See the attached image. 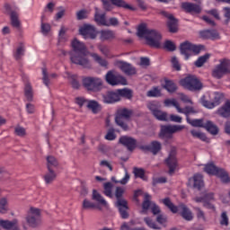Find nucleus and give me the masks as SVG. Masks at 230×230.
<instances>
[{
	"label": "nucleus",
	"instance_id": "nucleus-1",
	"mask_svg": "<svg viewBox=\"0 0 230 230\" xmlns=\"http://www.w3.org/2000/svg\"><path fill=\"white\" fill-rule=\"evenodd\" d=\"M72 51L68 52L70 56V61L72 64H75V66H81L84 69H91L93 65H91V61L87 58L89 55V50H87V47L85 44L77 39H75L72 43Z\"/></svg>",
	"mask_w": 230,
	"mask_h": 230
},
{
	"label": "nucleus",
	"instance_id": "nucleus-2",
	"mask_svg": "<svg viewBox=\"0 0 230 230\" xmlns=\"http://www.w3.org/2000/svg\"><path fill=\"white\" fill-rule=\"evenodd\" d=\"M137 35L140 39H146L147 46L156 49L161 48L163 35L159 31L147 29L146 24L142 23L137 28Z\"/></svg>",
	"mask_w": 230,
	"mask_h": 230
},
{
	"label": "nucleus",
	"instance_id": "nucleus-3",
	"mask_svg": "<svg viewBox=\"0 0 230 230\" xmlns=\"http://www.w3.org/2000/svg\"><path fill=\"white\" fill-rule=\"evenodd\" d=\"M161 202H163L164 205L166 208H168L170 211H172V213H178V211H180L181 216L182 217V218H184V220H188V221L193 220V213L190 211V208H188L186 205L180 204L177 207L173 204V202H172V199H170V198H165L162 199Z\"/></svg>",
	"mask_w": 230,
	"mask_h": 230
},
{
	"label": "nucleus",
	"instance_id": "nucleus-4",
	"mask_svg": "<svg viewBox=\"0 0 230 230\" xmlns=\"http://www.w3.org/2000/svg\"><path fill=\"white\" fill-rule=\"evenodd\" d=\"M180 85L191 93H199V91H202V87H204L200 79L193 75H189L181 79L180 81Z\"/></svg>",
	"mask_w": 230,
	"mask_h": 230
},
{
	"label": "nucleus",
	"instance_id": "nucleus-5",
	"mask_svg": "<svg viewBox=\"0 0 230 230\" xmlns=\"http://www.w3.org/2000/svg\"><path fill=\"white\" fill-rule=\"evenodd\" d=\"M123 193H125V190L121 187H117L115 190V197L117 199L116 206L119 209V215L121 218L124 220L128 218V202L127 199H123Z\"/></svg>",
	"mask_w": 230,
	"mask_h": 230
},
{
	"label": "nucleus",
	"instance_id": "nucleus-6",
	"mask_svg": "<svg viewBox=\"0 0 230 230\" xmlns=\"http://www.w3.org/2000/svg\"><path fill=\"white\" fill-rule=\"evenodd\" d=\"M132 114H134V111L128 110L127 108H120L117 111L115 122L117 123L118 127H120V128H122V130L125 132L128 130V124H127L126 121H130Z\"/></svg>",
	"mask_w": 230,
	"mask_h": 230
},
{
	"label": "nucleus",
	"instance_id": "nucleus-7",
	"mask_svg": "<svg viewBox=\"0 0 230 230\" xmlns=\"http://www.w3.org/2000/svg\"><path fill=\"white\" fill-rule=\"evenodd\" d=\"M202 49H204V45H195L190 41H184L180 45V53L185 57V60L191 57V53L199 55Z\"/></svg>",
	"mask_w": 230,
	"mask_h": 230
},
{
	"label": "nucleus",
	"instance_id": "nucleus-8",
	"mask_svg": "<svg viewBox=\"0 0 230 230\" xmlns=\"http://www.w3.org/2000/svg\"><path fill=\"white\" fill-rule=\"evenodd\" d=\"M226 75H230V60L222 58L219 60V64L212 70V76L220 80V78L226 76Z\"/></svg>",
	"mask_w": 230,
	"mask_h": 230
},
{
	"label": "nucleus",
	"instance_id": "nucleus-9",
	"mask_svg": "<svg viewBox=\"0 0 230 230\" xmlns=\"http://www.w3.org/2000/svg\"><path fill=\"white\" fill-rule=\"evenodd\" d=\"M103 85V81L102 78L94 76H86L83 78V86L86 91H91L92 93H98L102 91Z\"/></svg>",
	"mask_w": 230,
	"mask_h": 230
},
{
	"label": "nucleus",
	"instance_id": "nucleus-10",
	"mask_svg": "<svg viewBox=\"0 0 230 230\" xmlns=\"http://www.w3.org/2000/svg\"><path fill=\"white\" fill-rule=\"evenodd\" d=\"M105 80L109 85H128V82L125 76L116 74V71L110 70L105 75Z\"/></svg>",
	"mask_w": 230,
	"mask_h": 230
},
{
	"label": "nucleus",
	"instance_id": "nucleus-11",
	"mask_svg": "<svg viewBox=\"0 0 230 230\" xmlns=\"http://www.w3.org/2000/svg\"><path fill=\"white\" fill-rule=\"evenodd\" d=\"M181 130H184V126L182 125H164L161 126L160 129V137L165 139H172L173 135L177 132H181Z\"/></svg>",
	"mask_w": 230,
	"mask_h": 230
},
{
	"label": "nucleus",
	"instance_id": "nucleus-12",
	"mask_svg": "<svg viewBox=\"0 0 230 230\" xmlns=\"http://www.w3.org/2000/svg\"><path fill=\"white\" fill-rule=\"evenodd\" d=\"M147 108L151 111L153 116L158 119V121H168V113L161 111L157 102H150L147 104Z\"/></svg>",
	"mask_w": 230,
	"mask_h": 230
},
{
	"label": "nucleus",
	"instance_id": "nucleus-13",
	"mask_svg": "<svg viewBox=\"0 0 230 230\" xmlns=\"http://www.w3.org/2000/svg\"><path fill=\"white\" fill-rule=\"evenodd\" d=\"M79 33L84 37V39H91L92 40H94V39L98 37L96 27L91 24H84L79 29Z\"/></svg>",
	"mask_w": 230,
	"mask_h": 230
},
{
	"label": "nucleus",
	"instance_id": "nucleus-14",
	"mask_svg": "<svg viewBox=\"0 0 230 230\" xmlns=\"http://www.w3.org/2000/svg\"><path fill=\"white\" fill-rule=\"evenodd\" d=\"M30 211L31 215L26 217L27 224H29L31 227H37V226H40V209L31 208Z\"/></svg>",
	"mask_w": 230,
	"mask_h": 230
},
{
	"label": "nucleus",
	"instance_id": "nucleus-15",
	"mask_svg": "<svg viewBox=\"0 0 230 230\" xmlns=\"http://www.w3.org/2000/svg\"><path fill=\"white\" fill-rule=\"evenodd\" d=\"M165 164L167 168H169L168 173L169 175H173L175 173V170H177L178 163H177V154L174 150H172L165 159Z\"/></svg>",
	"mask_w": 230,
	"mask_h": 230
},
{
	"label": "nucleus",
	"instance_id": "nucleus-16",
	"mask_svg": "<svg viewBox=\"0 0 230 230\" xmlns=\"http://www.w3.org/2000/svg\"><path fill=\"white\" fill-rule=\"evenodd\" d=\"M199 35L203 40H220V32L215 29L199 31Z\"/></svg>",
	"mask_w": 230,
	"mask_h": 230
},
{
	"label": "nucleus",
	"instance_id": "nucleus-17",
	"mask_svg": "<svg viewBox=\"0 0 230 230\" xmlns=\"http://www.w3.org/2000/svg\"><path fill=\"white\" fill-rule=\"evenodd\" d=\"M119 143L125 146L128 152H134L137 148V140L132 137L122 136L119 137Z\"/></svg>",
	"mask_w": 230,
	"mask_h": 230
},
{
	"label": "nucleus",
	"instance_id": "nucleus-18",
	"mask_svg": "<svg viewBox=\"0 0 230 230\" xmlns=\"http://www.w3.org/2000/svg\"><path fill=\"white\" fill-rule=\"evenodd\" d=\"M215 199V194L213 192L205 194L204 197H196L194 198L195 202H202L203 208H206L207 209H211L212 211H215V205L211 203V200Z\"/></svg>",
	"mask_w": 230,
	"mask_h": 230
},
{
	"label": "nucleus",
	"instance_id": "nucleus-19",
	"mask_svg": "<svg viewBox=\"0 0 230 230\" xmlns=\"http://www.w3.org/2000/svg\"><path fill=\"white\" fill-rule=\"evenodd\" d=\"M140 150H143V152H151L153 155H157L159 152H161V148H163L161 142L159 141H152L151 145H146V146H140Z\"/></svg>",
	"mask_w": 230,
	"mask_h": 230
},
{
	"label": "nucleus",
	"instance_id": "nucleus-20",
	"mask_svg": "<svg viewBox=\"0 0 230 230\" xmlns=\"http://www.w3.org/2000/svg\"><path fill=\"white\" fill-rule=\"evenodd\" d=\"M181 8L186 13H190L191 15L199 14L202 12V7H200V5L190 2H183L181 4Z\"/></svg>",
	"mask_w": 230,
	"mask_h": 230
},
{
	"label": "nucleus",
	"instance_id": "nucleus-21",
	"mask_svg": "<svg viewBox=\"0 0 230 230\" xmlns=\"http://www.w3.org/2000/svg\"><path fill=\"white\" fill-rule=\"evenodd\" d=\"M187 186L193 188V190H200L204 186V181L202 180V175L194 174L193 177L189 179Z\"/></svg>",
	"mask_w": 230,
	"mask_h": 230
},
{
	"label": "nucleus",
	"instance_id": "nucleus-22",
	"mask_svg": "<svg viewBox=\"0 0 230 230\" xmlns=\"http://www.w3.org/2000/svg\"><path fill=\"white\" fill-rule=\"evenodd\" d=\"M102 102L103 103L107 104L118 103V102H120L118 90L109 91L106 93L102 94Z\"/></svg>",
	"mask_w": 230,
	"mask_h": 230
},
{
	"label": "nucleus",
	"instance_id": "nucleus-23",
	"mask_svg": "<svg viewBox=\"0 0 230 230\" xmlns=\"http://www.w3.org/2000/svg\"><path fill=\"white\" fill-rule=\"evenodd\" d=\"M119 67L128 76H132L136 75V73H137V70H136V67H134L130 63H127L125 61H119Z\"/></svg>",
	"mask_w": 230,
	"mask_h": 230
},
{
	"label": "nucleus",
	"instance_id": "nucleus-24",
	"mask_svg": "<svg viewBox=\"0 0 230 230\" xmlns=\"http://www.w3.org/2000/svg\"><path fill=\"white\" fill-rule=\"evenodd\" d=\"M100 39L102 42L114 40L116 39V32L111 30H102L100 31Z\"/></svg>",
	"mask_w": 230,
	"mask_h": 230
},
{
	"label": "nucleus",
	"instance_id": "nucleus-25",
	"mask_svg": "<svg viewBox=\"0 0 230 230\" xmlns=\"http://www.w3.org/2000/svg\"><path fill=\"white\" fill-rule=\"evenodd\" d=\"M217 114L221 118H230V100L226 101L224 105L218 108Z\"/></svg>",
	"mask_w": 230,
	"mask_h": 230
},
{
	"label": "nucleus",
	"instance_id": "nucleus-26",
	"mask_svg": "<svg viewBox=\"0 0 230 230\" xmlns=\"http://www.w3.org/2000/svg\"><path fill=\"white\" fill-rule=\"evenodd\" d=\"M0 226L3 227V229L6 230H19V227H17V220H0Z\"/></svg>",
	"mask_w": 230,
	"mask_h": 230
},
{
	"label": "nucleus",
	"instance_id": "nucleus-27",
	"mask_svg": "<svg viewBox=\"0 0 230 230\" xmlns=\"http://www.w3.org/2000/svg\"><path fill=\"white\" fill-rule=\"evenodd\" d=\"M92 200H94L98 206H107V201L103 199V196L98 192V190H93L92 194Z\"/></svg>",
	"mask_w": 230,
	"mask_h": 230
},
{
	"label": "nucleus",
	"instance_id": "nucleus-28",
	"mask_svg": "<svg viewBox=\"0 0 230 230\" xmlns=\"http://www.w3.org/2000/svg\"><path fill=\"white\" fill-rule=\"evenodd\" d=\"M167 28L170 33H177V31H179V20L174 18V16L171 18L167 22Z\"/></svg>",
	"mask_w": 230,
	"mask_h": 230
},
{
	"label": "nucleus",
	"instance_id": "nucleus-29",
	"mask_svg": "<svg viewBox=\"0 0 230 230\" xmlns=\"http://www.w3.org/2000/svg\"><path fill=\"white\" fill-rule=\"evenodd\" d=\"M119 94V100L121 102V98H126L127 100H132L133 93L132 90L128 88L119 89L117 90Z\"/></svg>",
	"mask_w": 230,
	"mask_h": 230
},
{
	"label": "nucleus",
	"instance_id": "nucleus-30",
	"mask_svg": "<svg viewBox=\"0 0 230 230\" xmlns=\"http://www.w3.org/2000/svg\"><path fill=\"white\" fill-rule=\"evenodd\" d=\"M222 168H218L217 167V165H215V164L211 163V164H208L205 165V172L207 173H208V175H218V172H220Z\"/></svg>",
	"mask_w": 230,
	"mask_h": 230
},
{
	"label": "nucleus",
	"instance_id": "nucleus-31",
	"mask_svg": "<svg viewBox=\"0 0 230 230\" xmlns=\"http://www.w3.org/2000/svg\"><path fill=\"white\" fill-rule=\"evenodd\" d=\"M203 128H206V130L209 132V134H212V136H217V134H218V127L211 120H208Z\"/></svg>",
	"mask_w": 230,
	"mask_h": 230
},
{
	"label": "nucleus",
	"instance_id": "nucleus-32",
	"mask_svg": "<svg viewBox=\"0 0 230 230\" xmlns=\"http://www.w3.org/2000/svg\"><path fill=\"white\" fill-rule=\"evenodd\" d=\"M187 123L190 125L191 127H196L199 128H204L205 125L204 124V119H190V117L186 118Z\"/></svg>",
	"mask_w": 230,
	"mask_h": 230
},
{
	"label": "nucleus",
	"instance_id": "nucleus-33",
	"mask_svg": "<svg viewBox=\"0 0 230 230\" xmlns=\"http://www.w3.org/2000/svg\"><path fill=\"white\" fill-rule=\"evenodd\" d=\"M24 96L27 102H33V87L30 83H27L24 86Z\"/></svg>",
	"mask_w": 230,
	"mask_h": 230
},
{
	"label": "nucleus",
	"instance_id": "nucleus-34",
	"mask_svg": "<svg viewBox=\"0 0 230 230\" xmlns=\"http://www.w3.org/2000/svg\"><path fill=\"white\" fill-rule=\"evenodd\" d=\"M83 209H99V211H102V206L85 199L83 201Z\"/></svg>",
	"mask_w": 230,
	"mask_h": 230
},
{
	"label": "nucleus",
	"instance_id": "nucleus-35",
	"mask_svg": "<svg viewBox=\"0 0 230 230\" xmlns=\"http://www.w3.org/2000/svg\"><path fill=\"white\" fill-rule=\"evenodd\" d=\"M111 4L117 8H125L126 10H134L125 0H111Z\"/></svg>",
	"mask_w": 230,
	"mask_h": 230
},
{
	"label": "nucleus",
	"instance_id": "nucleus-36",
	"mask_svg": "<svg viewBox=\"0 0 230 230\" xmlns=\"http://www.w3.org/2000/svg\"><path fill=\"white\" fill-rule=\"evenodd\" d=\"M57 179V172L49 167L48 172L44 175L46 184H51Z\"/></svg>",
	"mask_w": 230,
	"mask_h": 230
},
{
	"label": "nucleus",
	"instance_id": "nucleus-37",
	"mask_svg": "<svg viewBox=\"0 0 230 230\" xmlns=\"http://www.w3.org/2000/svg\"><path fill=\"white\" fill-rule=\"evenodd\" d=\"M133 174L135 179H142V181H148L146 175H145V169L139 167L133 168Z\"/></svg>",
	"mask_w": 230,
	"mask_h": 230
},
{
	"label": "nucleus",
	"instance_id": "nucleus-38",
	"mask_svg": "<svg viewBox=\"0 0 230 230\" xmlns=\"http://www.w3.org/2000/svg\"><path fill=\"white\" fill-rule=\"evenodd\" d=\"M24 51H26L24 44L20 43L18 48L16 49L15 52L13 53V57L15 58V60H21V58H22V57H24Z\"/></svg>",
	"mask_w": 230,
	"mask_h": 230
},
{
	"label": "nucleus",
	"instance_id": "nucleus-39",
	"mask_svg": "<svg viewBox=\"0 0 230 230\" xmlns=\"http://www.w3.org/2000/svg\"><path fill=\"white\" fill-rule=\"evenodd\" d=\"M211 57V54H205L201 57H199L194 63V66H196V67H202V66H204L206 64V62H208L209 60Z\"/></svg>",
	"mask_w": 230,
	"mask_h": 230
},
{
	"label": "nucleus",
	"instance_id": "nucleus-40",
	"mask_svg": "<svg viewBox=\"0 0 230 230\" xmlns=\"http://www.w3.org/2000/svg\"><path fill=\"white\" fill-rule=\"evenodd\" d=\"M178 112L180 114H185L186 118H190V114H197V111L191 106H186L185 108H178Z\"/></svg>",
	"mask_w": 230,
	"mask_h": 230
},
{
	"label": "nucleus",
	"instance_id": "nucleus-41",
	"mask_svg": "<svg viewBox=\"0 0 230 230\" xmlns=\"http://www.w3.org/2000/svg\"><path fill=\"white\" fill-rule=\"evenodd\" d=\"M57 166H58V161L57 160V158H55V156L53 155L47 156L48 170H53V168H57Z\"/></svg>",
	"mask_w": 230,
	"mask_h": 230
},
{
	"label": "nucleus",
	"instance_id": "nucleus-42",
	"mask_svg": "<svg viewBox=\"0 0 230 230\" xmlns=\"http://www.w3.org/2000/svg\"><path fill=\"white\" fill-rule=\"evenodd\" d=\"M94 21L100 26H107V19L105 18V13L101 14V13H95Z\"/></svg>",
	"mask_w": 230,
	"mask_h": 230
},
{
	"label": "nucleus",
	"instance_id": "nucleus-43",
	"mask_svg": "<svg viewBox=\"0 0 230 230\" xmlns=\"http://www.w3.org/2000/svg\"><path fill=\"white\" fill-rule=\"evenodd\" d=\"M164 89H166L168 93H175L177 91V84L173 81L166 79Z\"/></svg>",
	"mask_w": 230,
	"mask_h": 230
},
{
	"label": "nucleus",
	"instance_id": "nucleus-44",
	"mask_svg": "<svg viewBox=\"0 0 230 230\" xmlns=\"http://www.w3.org/2000/svg\"><path fill=\"white\" fill-rule=\"evenodd\" d=\"M194 211H196V217L199 222H208V217H206V213L201 210L199 207H194Z\"/></svg>",
	"mask_w": 230,
	"mask_h": 230
},
{
	"label": "nucleus",
	"instance_id": "nucleus-45",
	"mask_svg": "<svg viewBox=\"0 0 230 230\" xmlns=\"http://www.w3.org/2000/svg\"><path fill=\"white\" fill-rule=\"evenodd\" d=\"M91 57L93 58V60L95 62H97V64H99V66H101V67H107V66H109V63L107 62V60L103 59L102 57H100L98 54L96 53H92Z\"/></svg>",
	"mask_w": 230,
	"mask_h": 230
},
{
	"label": "nucleus",
	"instance_id": "nucleus-46",
	"mask_svg": "<svg viewBox=\"0 0 230 230\" xmlns=\"http://www.w3.org/2000/svg\"><path fill=\"white\" fill-rule=\"evenodd\" d=\"M114 185H112V182L108 181L103 184V193L106 195V197H109L110 199H112V188Z\"/></svg>",
	"mask_w": 230,
	"mask_h": 230
},
{
	"label": "nucleus",
	"instance_id": "nucleus-47",
	"mask_svg": "<svg viewBox=\"0 0 230 230\" xmlns=\"http://www.w3.org/2000/svg\"><path fill=\"white\" fill-rule=\"evenodd\" d=\"M216 177H219V179H221V181L225 184H227V182H230L229 174H227V172H226L224 169H220L219 172H217Z\"/></svg>",
	"mask_w": 230,
	"mask_h": 230
},
{
	"label": "nucleus",
	"instance_id": "nucleus-48",
	"mask_svg": "<svg viewBox=\"0 0 230 230\" xmlns=\"http://www.w3.org/2000/svg\"><path fill=\"white\" fill-rule=\"evenodd\" d=\"M111 181L113 182H115V184H127V182H128V181H130V174H128V171H127V169L125 170V176L120 180L118 181L116 180V178L112 177Z\"/></svg>",
	"mask_w": 230,
	"mask_h": 230
},
{
	"label": "nucleus",
	"instance_id": "nucleus-49",
	"mask_svg": "<svg viewBox=\"0 0 230 230\" xmlns=\"http://www.w3.org/2000/svg\"><path fill=\"white\" fill-rule=\"evenodd\" d=\"M146 96L149 98H159L161 96V89L158 86H155L147 92Z\"/></svg>",
	"mask_w": 230,
	"mask_h": 230
},
{
	"label": "nucleus",
	"instance_id": "nucleus-50",
	"mask_svg": "<svg viewBox=\"0 0 230 230\" xmlns=\"http://www.w3.org/2000/svg\"><path fill=\"white\" fill-rule=\"evenodd\" d=\"M87 109H90L93 114H96L98 112V109L100 108V104L96 101H88L86 102Z\"/></svg>",
	"mask_w": 230,
	"mask_h": 230
},
{
	"label": "nucleus",
	"instance_id": "nucleus-51",
	"mask_svg": "<svg viewBox=\"0 0 230 230\" xmlns=\"http://www.w3.org/2000/svg\"><path fill=\"white\" fill-rule=\"evenodd\" d=\"M11 24L13 28H19L21 22H19V15L15 12H11Z\"/></svg>",
	"mask_w": 230,
	"mask_h": 230
},
{
	"label": "nucleus",
	"instance_id": "nucleus-52",
	"mask_svg": "<svg viewBox=\"0 0 230 230\" xmlns=\"http://www.w3.org/2000/svg\"><path fill=\"white\" fill-rule=\"evenodd\" d=\"M190 134L192 137H196L197 139H200L201 141H208V137L206 134L197 131L195 129L190 130Z\"/></svg>",
	"mask_w": 230,
	"mask_h": 230
},
{
	"label": "nucleus",
	"instance_id": "nucleus-53",
	"mask_svg": "<svg viewBox=\"0 0 230 230\" xmlns=\"http://www.w3.org/2000/svg\"><path fill=\"white\" fill-rule=\"evenodd\" d=\"M66 33H67V29L62 25L58 32V40L60 42H66V40H67V36H66Z\"/></svg>",
	"mask_w": 230,
	"mask_h": 230
},
{
	"label": "nucleus",
	"instance_id": "nucleus-54",
	"mask_svg": "<svg viewBox=\"0 0 230 230\" xmlns=\"http://www.w3.org/2000/svg\"><path fill=\"white\" fill-rule=\"evenodd\" d=\"M144 222L146 224L147 226L150 227V229H161V227H159V226H157V224H155V222H154V220H152V218L150 217H145Z\"/></svg>",
	"mask_w": 230,
	"mask_h": 230
},
{
	"label": "nucleus",
	"instance_id": "nucleus-55",
	"mask_svg": "<svg viewBox=\"0 0 230 230\" xmlns=\"http://www.w3.org/2000/svg\"><path fill=\"white\" fill-rule=\"evenodd\" d=\"M150 199H152L150 194L146 193L144 196V201L142 203V208L145 211H146V209H149V208H150V205H151Z\"/></svg>",
	"mask_w": 230,
	"mask_h": 230
},
{
	"label": "nucleus",
	"instance_id": "nucleus-56",
	"mask_svg": "<svg viewBox=\"0 0 230 230\" xmlns=\"http://www.w3.org/2000/svg\"><path fill=\"white\" fill-rule=\"evenodd\" d=\"M164 48V49H167V51H175V49H177V46H175V43H173V41L170 40H165Z\"/></svg>",
	"mask_w": 230,
	"mask_h": 230
},
{
	"label": "nucleus",
	"instance_id": "nucleus-57",
	"mask_svg": "<svg viewBox=\"0 0 230 230\" xmlns=\"http://www.w3.org/2000/svg\"><path fill=\"white\" fill-rule=\"evenodd\" d=\"M8 211V200L5 198L0 199V213H6Z\"/></svg>",
	"mask_w": 230,
	"mask_h": 230
},
{
	"label": "nucleus",
	"instance_id": "nucleus-58",
	"mask_svg": "<svg viewBox=\"0 0 230 230\" xmlns=\"http://www.w3.org/2000/svg\"><path fill=\"white\" fill-rule=\"evenodd\" d=\"M164 105H165V107H170V105H172V107H175L177 111H179V108L181 107V105L175 99H172V100L166 99L164 101Z\"/></svg>",
	"mask_w": 230,
	"mask_h": 230
},
{
	"label": "nucleus",
	"instance_id": "nucleus-59",
	"mask_svg": "<svg viewBox=\"0 0 230 230\" xmlns=\"http://www.w3.org/2000/svg\"><path fill=\"white\" fill-rule=\"evenodd\" d=\"M200 102L203 107H206L207 109H215V104L213 102L206 100V96H202Z\"/></svg>",
	"mask_w": 230,
	"mask_h": 230
},
{
	"label": "nucleus",
	"instance_id": "nucleus-60",
	"mask_svg": "<svg viewBox=\"0 0 230 230\" xmlns=\"http://www.w3.org/2000/svg\"><path fill=\"white\" fill-rule=\"evenodd\" d=\"M40 30L42 35H48L51 31V25L49 23L41 22Z\"/></svg>",
	"mask_w": 230,
	"mask_h": 230
},
{
	"label": "nucleus",
	"instance_id": "nucleus-61",
	"mask_svg": "<svg viewBox=\"0 0 230 230\" xmlns=\"http://www.w3.org/2000/svg\"><path fill=\"white\" fill-rule=\"evenodd\" d=\"M223 12H224V17L226 18L224 24L227 26V24H229L230 22V7H224Z\"/></svg>",
	"mask_w": 230,
	"mask_h": 230
},
{
	"label": "nucleus",
	"instance_id": "nucleus-62",
	"mask_svg": "<svg viewBox=\"0 0 230 230\" xmlns=\"http://www.w3.org/2000/svg\"><path fill=\"white\" fill-rule=\"evenodd\" d=\"M42 80H43V84L44 85H46L47 87H49V75H48V69L46 68H42Z\"/></svg>",
	"mask_w": 230,
	"mask_h": 230
},
{
	"label": "nucleus",
	"instance_id": "nucleus-63",
	"mask_svg": "<svg viewBox=\"0 0 230 230\" xmlns=\"http://www.w3.org/2000/svg\"><path fill=\"white\" fill-rule=\"evenodd\" d=\"M107 141H114L116 139V133H114V128H110L105 136Z\"/></svg>",
	"mask_w": 230,
	"mask_h": 230
},
{
	"label": "nucleus",
	"instance_id": "nucleus-64",
	"mask_svg": "<svg viewBox=\"0 0 230 230\" xmlns=\"http://www.w3.org/2000/svg\"><path fill=\"white\" fill-rule=\"evenodd\" d=\"M102 3L103 9L106 12H111L112 10V2L111 0H101Z\"/></svg>",
	"mask_w": 230,
	"mask_h": 230
}]
</instances>
